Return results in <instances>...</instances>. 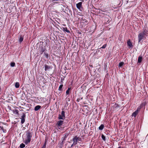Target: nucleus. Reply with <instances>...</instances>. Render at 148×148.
<instances>
[{
    "label": "nucleus",
    "mask_w": 148,
    "mask_h": 148,
    "mask_svg": "<svg viewBox=\"0 0 148 148\" xmlns=\"http://www.w3.org/2000/svg\"><path fill=\"white\" fill-rule=\"evenodd\" d=\"M26 138L25 141L24 143L25 144L27 145L30 142L32 137V134L30 132H26Z\"/></svg>",
    "instance_id": "f257e3e1"
},
{
    "label": "nucleus",
    "mask_w": 148,
    "mask_h": 148,
    "mask_svg": "<svg viewBox=\"0 0 148 148\" xmlns=\"http://www.w3.org/2000/svg\"><path fill=\"white\" fill-rule=\"evenodd\" d=\"M65 112L64 111H62L61 114H59L58 118L59 119L64 120L65 119Z\"/></svg>",
    "instance_id": "f03ea898"
},
{
    "label": "nucleus",
    "mask_w": 148,
    "mask_h": 148,
    "mask_svg": "<svg viewBox=\"0 0 148 148\" xmlns=\"http://www.w3.org/2000/svg\"><path fill=\"white\" fill-rule=\"evenodd\" d=\"M73 144H77V142L79 141H81V138L77 136H75L73 139Z\"/></svg>",
    "instance_id": "7ed1b4c3"
},
{
    "label": "nucleus",
    "mask_w": 148,
    "mask_h": 148,
    "mask_svg": "<svg viewBox=\"0 0 148 148\" xmlns=\"http://www.w3.org/2000/svg\"><path fill=\"white\" fill-rule=\"evenodd\" d=\"M145 36L140 33L138 35V42H140L142 40L145 39Z\"/></svg>",
    "instance_id": "20e7f679"
},
{
    "label": "nucleus",
    "mask_w": 148,
    "mask_h": 148,
    "mask_svg": "<svg viewBox=\"0 0 148 148\" xmlns=\"http://www.w3.org/2000/svg\"><path fill=\"white\" fill-rule=\"evenodd\" d=\"M82 4V2H80L76 5L77 8L81 11H82L83 8Z\"/></svg>",
    "instance_id": "39448f33"
},
{
    "label": "nucleus",
    "mask_w": 148,
    "mask_h": 148,
    "mask_svg": "<svg viewBox=\"0 0 148 148\" xmlns=\"http://www.w3.org/2000/svg\"><path fill=\"white\" fill-rule=\"evenodd\" d=\"M25 114L23 113V115L21 116V123L23 124L25 121Z\"/></svg>",
    "instance_id": "423d86ee"
},
{
    "label": "nucleus",
    "mask_w": 148,
    "mask_h": 148,
    "mask_svg": "<svg viewBox=\"0 0 148 148\" xmlns=\"http://www.w3.org/2000/svg\"><path fill=\"white\" fill-rule=\"evenodd\" d=\"M127 45L130 47H132L133 46L132 43L131 42L130 40V39L128 40L127 42Z\"/></svg>",
    "instance_id": "0eeeda50"
},
{
    "label": "nucleus",
    "mask_w": 148,
    "mask_h": 148,
    "mask_svg": "<svg viewBox=\"0 0 148 148\" xmlns=\"http://www.w3.org/2000/svg\"><path fill=\"white\" fill-rule=\"evenodd\" d=\"M147 30L145 29L144 30V31L143 32L141 33H140L141 34H142L144 36H147V34H148L147 33Z\"/></svg>",
    "instance_id": "6e6552de"
},
{
    "label": "nucleus",
    "mask_w": 148,
    "mask_h": 148,
    "mask_svg": "<svg viewBox=\"0 0 148 148\" xmlns=\"http://www.w3.org/2000/svg\"><path fill=\"white\" fill-rule=\"evenodd\" d=\"M63 121H64L62 120L59 121L57 122V124L58 125V126L60 127L63 124Z\"/></svg>",
    "instance_id": "1a4fd4ad"
},
{
    "label": "nucleus",
    "mask_w": 148,
    "mask_h": 148,
    "mask_svg": "<svg viewBox=\"0 0 148 148\" xmlns=\"http://www.w3.org/2000/svg\"><path fill=\"white\" fill-rule=\"evenodd\" d=\"M41 108V106L39 105H37L35 106L34 108V110L36 111H38Z\"/></svg>",
    "instance_id": "9d476101"
},
{
    "label": "nucleus",
    "mask_w": 148,
    "mask_h": 148,
    "mask_svg": "<svg viewBox=\"0 0 148 148\" xmlns=\"http://www.w3.org/2000/svg\"><path fill=\"white\" fill-rule=\"evenodd\" d=\"M45 71L49 70V69L50 68V67L49 66L46 64H45Z\"/></svg>",
    "instance_id": "9b49d317"
},
{
    "label": "nucleus",
    "mask_w": 148,
    "mask_h": 148,
    "mask_svg": "<svg viewBox=\"0 0 148 148\" xmlns=\"http://www.w3.org/2000/svg\"><path fill=\"white\" fill-rule=\"evenodd\" d=\"M138 111H135L132 114V116H133L134 117H136V115L138 114Z\"/></svg>",
    "instance_id": "f8f14e48"
},
{
    "label": "nucleus",
    "mask_w": 148,
    "mask_h": 148,
    "mask_svg": "<svg viewBox=\"0 0 148 148\" xmlns=\"http://www.w3.org/2000/svg\"><path fill=\"white\" fill-rule=\"evenodd\" d=\"M142 57L141 56H139V57H138V63H140L142 61Z\"/></svg>",
    "instance_id": "ddd939ff"
},
{
    "label": "nucleus",
    "mask_w": 148,
    "mask_h": 148,
    "mask_svg": "<svg viewBox=\"0 0 148 148\" xmlns=\"http://www.w3.org/2000/svg\"><path fill=\"white\" fill-rule=\"evenodd\" d=\"M104 126L103 124H101L99 127V129L100 130H102L104 128Z\"/></svg>",
    "instance_id": "4468645a"
},
{
    "label": "nucleus",
    "mask_w": 148,
    "mask_h": 148,
    "mask_svg": "<svg viewBox=\"0 0 148 148\" xmlns=\"http://www.w3.org/2000/svg\"><path fill=\"white\" fill-rule=\"evenodd\" d=\"M0 130H2L3 131V132L4 133H5L6 132V130L4 129L3 127V126H0Z\"/></svg>",
    "instance_id": "2eb2a0df"
},
{
    "label": "nucleus",
    "mask_w": 148,
    "mask_h": 148,
    "mask_svg": "<svg viewBox=\"0 0 148 148\" xmlns=\"http://www.w3.org/2000/svg\"><path fill=\"white\" fill-rule=\"evenodd\" d=\"M20 85L19 83L18 82H16L15 84V87L16 88H18L19 87Z\"/></svg>",
    "instance_id": "dca6fc26"
},
{
    "label": "nucleus",
    "mask_w": 148,
    "mask_h": 148,
    "mask_svg": "<svg viewBox=\"0 0 148 148\" xmlns=\"http://www.w3.org/2000/svg\"><path fill=\"white\" fill-rule=\"evenodd\" d=\"M124 63L123 62H120L119 64V67H121L124 64Z\"/></svg>",
    "instance_id": "f3484780"
},
{
    "label": "nucleus",
    "mask_w": 148,
    "mask_h": 148,
    "mask_svg": "<svg viewBox=\"0 0 148 148\" xmlns=\"http://www.w3.org/2000/svg\"><path fill=\"white\" fill-rule=\"evenodd\" d=\"M63 85L62 84L60 85L59 88L58 90L59 91H61L62 88L63 87Z\"/></svg>",
    "instance_id": "a211bd4d"
},
{
    "label": "nucleus",
    "mask_w": 148,
    "mask_h": 148,
    "mask_svg": "<svg viewBox=\"0 0 148 148\" xmlns=\"http://www.w3.org/2000/svg\"><path fill=\"white\" fill-rule=\"evenodd\" d=\"M15 64L14 62H12L10 63V66L12 67H14L15 66Z\"/></svg>",
    "instance_id": "6ab92c4d"
},
{
    "label": "nucleus",
    "mask_w": 148,
    "mask_h": 148,
    "mask_svg": "<svg viewBox=\"0 0 148 148\" xmlns=\"http://www.w3.org/2000/svg\"><path fill=\"white\" fill-rule=\"evenodd\" d=\"M25 146V145L23 143L21 144L20 145V147L21 148H23Z\"/></svg>",
    "instance_id": "aec40b11"
},
{
    "label": "nucleus",
    "mask_w": 148,
    "mask_h": 148,
    "mask_svg": "<svg viewBox=\"0 0 148 148\" xmlns=\"http://www.w3.org/2000/svg\"><path fill=\"white\" fill-rule=\"evenodd\" d=\"M101 138H102V139L103 140H104V141H105L106 140V137H105V136L103 134H102L101 135Z\"/></svg>",
    "instance_id": "412c9836"
},
{
    "label": "nucleus",
    "mask_w": 148,
    "mask_h": 148,
    "mask_svg": "<svg viewBox=\"0 0 148 148\" xmlns=\"http://www.w3.org/2000/svg\"><path fill=\"white\" fill-rule=\"evenodd\" d=\"M23 37H21L19 40V42H21L23 40Z\"/></svg>",
    "instance_id": "4be33fe9"
},
{
    "label": "nucleus",
    "mask_w": 148,
    "mask_h": 148,
    "mask_svg": "<svg viewBox=\"0 0 148 148\" xmlns=\"http://www.w3.org/2000/svg\"><path fill=\"white\" fill-rule=\"evenodd\" d=\"M64 135V140H65L68 136V134H66Z\"/></svg>",
    "instance_id": "5701e85b"
},
{
    "label": "nucleus",
    "mask_w": 148,
    "mask_h": 148,
    "mask_svg": "<svg viewBox=\"0 0 148 148\" xmlns=\"http://www.w3.org/2000/svg\"><path fill=\"white\" fill-rule=\"evenodd\" d=\"M45 56L47 58H48V54L47 53H44Z\"/></svg>",
    "instance_id": "b1692460"
},
{
    "label": "nucleus",
    "mask_w": 148,
    "mask_h": 148,
    "mask_svg": "<svg viewBox=\"0 0 148 148\" xmlns=\"http://www.w3.org/2000/svg\"><path fill=\"white\" fill-rule=\"evenodd\" d=\"M106 46H107V44H105L101 48H103V49L105 48L106 47Z\"/></svg>",
    "instance_id": "393cba45"
},
{
    "label": "nucleus",
    "mask_w": 148,
    "mask_h": 148,
    "mask_svg": "<svg viewBox=\"0 0 148 148\" xmlns=\"http://www.w3.org/2000/svg\"><path fill=\"white\" fill-rule=\"evenodd\" d=\"M141 106L138 107L137 109V110L136 111H138H138L140 110L141 109Z\"/></svg>",
    "instance_id": "a878e982"
},
{
    "label": "nucleus",
    "mask_w": 148,
    "mask_h": 148,
    "mask_svg": "<svg viewBox=\"0 0 148 148\" xmlns=\"http://www.w3.org/2000/svg\"><path fill=\"white\" fill-rule=\"evenodd\" d=\"M44 51L45 50L42 49L41 51V54H42V53L44 52Z\"/></svg>",
    "instance_id": "bb28decb"
},
{
    "label": "nucleus",
    "mask_w": 148,
    "mask_h": 148,
    "mask_svg": "<svg viewBox=\"0 0 148 148\" xmlns=\"http://www.w3.org/2000/svg\"><path fill=\"white\" fill-rule=\"evenodd\" d=\"M66 95H68L69 94V91L68 90H67L66 91Z\"/></svg>",
    "instance_id": "cd10ccee"
},
{
    "label": "nucleus",
    "mask_w": 148,
    "mask_h": 148,
    "mask_svg": "<svg viewBox=\"0 0 148 148\" xmlns=\"http://www.w3.org/2000/svg\"><path fill=\"white\" fill-rule=\"evenodd\" d=\"M65 31L66 32H69V30H68L67 29H66V30H65Z\"/></svg>",
    "instance_id": "c85d7f7f"
},
{
    "label": "nucleus",
    "mask_w": 148,
    "mask_h": 148,
    "mask_svg": "<svg viewBox=\"0 0 148 148\" xmlns=\"http://www.w3.org/2000/svg\"><path fill=\"white\" fill-rule=\"evenodd\" d=\"M76 144H73V143L71 145V147L73 146L74 145H75Z\"/></svg>",
    "instance_id": "c756f323"
},
{
    "label": "nucleus",
    "mask_w": 148,
    "mask_h": 148,
    "mask_svg": "<svg viewBox=\"0 0 148 148\" xmlns=\"http://www.w3.org/2000/svg\"><path fill=\"white\" fill-rule=\"evenodd\" d=\"M70 89H71V88H68L67 90H68L69 91V90H70Z\"/></svg>",
    "instance_id": "7c9ffc66"
},
{
    "label": "nucleus",
    "mask_w": 148,
    "mask_h": 148,
    "mask_svg": "<svg viewBox=\"0 0 148 148\" xmlns=\"http://www.w3.org/2000/svg\"><path fill=\"white\" fill-rule=\"evenodd\" d=\"M45 145H43L42 148H45Z\"/></svg>",
    "instance_id": "2f4dec72"
},
{
    "label": "nucleus",
    "mask_w": 148,
    "mask_h": 148,
    "mask_svg": "<svg viewBox=\"0 0 148 148\" xmlns=\"http://www.w3.org/2000/svg\"><path fill=\"white\" fill-rule=\"evenodd\" d=\"M85 21V22H86V23H87V20H85V21Z\"/></svg>",
    "instance_id": "473e14b6"
},
{
    "label": "nucleus",
    "mask_w": 148,
    "mask_h": 148,
    "mask_svg": "<svg viewBox=\"0 0 148 148\" xmlns=\"http://www.w3.org/2000/svg\"><path fill=\"white\" fill-rule=\"evenodd\" d=\"M83 22H83V21H81V23H83Z\"/></svg>",
    "instance_id": "72a5a7b5"
},
{
    "label": "nucleus",
    "mask_w": 148,
    "mask_h": 148,
    "mask_svg": "<svg viewBox=\"0 0 148 148\" xmlns=\"http://www.w3.org/2000/svg\"><path fill=\"white\" fill-rule=\"evenodd\" d=\"M16 111H17V112H18V110H16Z\"/></svg>",
    "instance_id": "f704fd0d"
}]
</instances>
